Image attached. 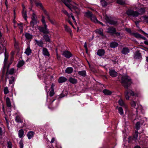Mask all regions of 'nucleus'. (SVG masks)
Listing matches in <instances>:
<instances>
[{
    "label": "nucleus",
    "mask_w": 148,
    "mask_h": 148,
    "mask_svg": "<svg viewBox=\"0 0 148 148\" xmlns=\"http://www.w3.org/2000/svg\"><path fill=\"white\" fill-rule=\"evenodd\" d=\"M121 83L124 87L127 90L125 92V97L126 100H128L130 98L129 94L130 96L135 95L134 92L131 90H128L130 86L132 84V82L130 77L127 75L123 76L121 78Z\"/></svg>",
    "instance_id": "nucleus-1"
},
{
    "label": "nucleus",
    "mask_w": 148,
    "mask_h": 148,
    "mask_svg": "<svg viewBox=\"0 0 148 148\" xmlns=\"http://www.w3.org/2000/svg\"><path fill=\"white\" fill-rule=\"evenodd\" d=\"M34 3L36 4V6H40V8L43 11L45 15L46 16L47 18L52 25H55L56 24V20L54 18H51L49 13L44 8L42 4L40 2V1L38 0H35Z\"/></svg>",
    "instance_id": "nucleus-2"
},
{
    "label": "nucleus",
    "mask_w": 148,
    "mask_h": 148,
    "mask_svg": "<svg viewBox=\"0 0 148 148\" xmlns=\"http://www.w3.org/2000/svg\"><path fill=\"white\" fill-rule=\"evenodd\" d=\"M145 12V8L143 6L138 9V11H134L131 9H129L126 11V13L129 16L135 17L143 14Z\"/></svg>",
    "instance_id": "nucleus-3"
},
{
    "label": "nucleus",
    "mask_w": 148,
    "mask_h": 148,
    "mask_svg": "<svg viewBox=\"0 0 148 148\" xmlns=\"http://www.w3.org/2000/svg\"><path fill=\"white\" fill-rule=\"evenodd\" d=\"M42 18L41 20V22L44 24V26L40 27L38 28V29L41 32H42L44 34H48L49 33V31L48 29L47 28V25L45 21V17L43 15H41Z\"/></svg>",
    "instance_id": "nucleus-4"
},
{
    "label": "nucleus",
    "mask_w": 148,
    "mask_h": 148,
    "mask_svg": "<svg viewBox=\"0 0 148 148\" xmlns=\"http://www.w3.org/2000/svg\"><path fill=\"white\" fill-rule=\"evenodd\" d=\"M6 42L4 39H1L0 40V54L3 52L4 49H6L5 47Z\"/></svg>",
    "instance_id": "nucleus-5"
},
{
    "label": "nucleus",
    "mask_w": 148,
    "mask_h": 148,
    "mask_svg": "<svg viewBox=\"0 0 148 148\" xmlns=\"http://www.w3.org/2000/svg\"><path fill=\"white\" fill-rule=\"evenodd\" d=\"M14 69L13 68L9 70H8V69L7 70V71L5 74L6 77L5 78V79L6 80L7 78H8L9 75H12L14 73Z\"/></svg>",
    "instance_id": "nucleus-6"
},
{
    "label": "nucleus",
    "mask_w": 148,
    "mask_h": 148,
    "mask_svg": "<svg viewBox=\"0 0 148 148\" xmlns=\"http://www.w3.org/2000/svg\"><path fill=\"white\" fill-rule=\"evenodd\" d=\"M105 19L107 22L110 24L114 25H117V22L116 21L111 20L107 16H106L105 18Z\"/></svg>",
    "instance_id": "nucleus-7"
},
{
    "label": "nucleus",
    "mask_w": 148,
    "mask_h": 148,
    "mask_svg": "<svg viewBox=\"0 0 148 148\" xmlns=\"http://www.w3.org/2000/svg\"><path fill=\"white\" fill-rule=\"evenodd\" d=\"M4 55H5V59H4V67H3V70H4V69H5V66L7 64L8 59V55L6 53V49H5V52Z\"/></svg>",
    "instance_id": "nucleus-8"
},
{
    "label": "nucleus",
    "mask_w": 148,
    "mask_h": 148,
    "mask_svg": "<svg viewBox=\"0 0 148 148\" xmlns=\"http://www.w3.org/2000/svg\"><path fill=\"white\" fill-rule=\"evenodd\" d=\"M22 14L23 18H24L25 21H27V17L26 11L25 10V7L23 5V11H22Z\"/></svg>",
    "instance_id": "nucleus-9"
},
{
    "label": "nucleus",
    "mask_w": 148,
    "mask_h": 148,
    "mask_svg": "<svg viewBox=\"0 0 148 148\" xmlns=\"http://www.w3.org/2000/svg\"><path fill=\"white\" fill-rule=\"evenodd\" d=\"M63 55L67 58H69L72 56V55L71 52L68 51H64L63 52Z\"/></svg>",
    "instance_id": "nucleus-10"
},
{
    "label": "nucleus",
    "mask_w": 148,
    "mask_h": 148,
    "mask_svg": "<svg viewBox=\"0 0 148 148\" xmlns=\"http://www.w3.org/2000/svg\"><path fill=\"white\" fill-rule=\"evenodd\" d=\"M55 100V99H53V100L51 101H50L49 105L48 106V108L51 110H53L55 108H56V107L57 106V105L55 106H53L52 104L53 102L54 101V100Z\"/></svg>",
    "instance_id": "nucleus-11"
},
{
    "label": "nucleus",
    "mask_w": 148,
    "mask_h": 148,
    "mask_svg": "<svg viewBox=\"0 0 148 148\" xmlns=\"http://www.w3.org/2000/svg\"><path fill=\"white\" fill-rule=\"evenodd\" d=\"M130 49L128 47H124L122 49L121 53L122 54L125 55L130 52Z\"/></svg>",
    "instance_id": "nucleus-12"
},
{
    "label": "nucleus",
    "mask_w": 148,
    "mask_h": 148,
    "mask_svg": "<svg viewBox=\"0 0 148 148\" xmlns=\"http://www.w3.org/2000/svg\"><path fill=\"white\" fill-rule=\"evenodd\" d=\"M95 32L96 33H97L101 36H103V38L106 37V36L103 35V31L102 28H100L96 29L95 30Z\"/></svg>",
    "instance_id": "nucleus-13"
},
{
    "label": "nucleus",
    "mask_w": 148,
    "mask_h": 148,
    "mask_svg": "<svg viewBox=\"0 0 148 148\" xmlns=\"http://www.w3.org/2000/svg\"><path fill=\"white\" fill-rule=\"evenodd\" d=\"M62 1L71 11H73V10L71 9V6L68 3H66V2H71V0H62Z\"/></svg>",
    "instance_id": "nucleus-14"
},
{
    "label": "nucleus",
    "mask_w": 148,
    "mask_h": 148,
    "mask_svg": "<svg viewBox=\"0 0 148 148\" xmlns=\"http://www.w3.org/2000/svg\"><path fill=\"white\" fill-rule=\"evenodd\" d=\"M109 73L110 75L113 77H115L117 75V73L114 70H110Z\"/></svg>",
    "instance_id": "nucleus-15"
},
{
    "label": "nucleus",
    "mask_w": 148,
    "mask_h": 148,
    "mask_svg": "<svg viewBox=\"0 0 148 148\" xmlns=\"http://www.w3.org/2000/svg\"><path fill=\"white\" fill-rule=\"evenodd\" d=\"M15 121L16 122L18 123H23V119L21 118L19 115H17L16 116Z\"/></svg>",
    "instance_id": "nucleus-16"
},
{
    "label": "nucleus",
    "mask_w": 148,
    "mask_h": 148,
    "mask_svg": "<svg viewBox=\"0 0 148 148\" xmlns=\"http://www.w3.org/2000/svg\"><path fill=\"white\" fill-rule=\"evenodd\" d=\"M69 81L70 83L73 84H76L77 83V80L75 78L72 77H69Z\"/></svg>",
    "instance_id": "nucleus-17"
},
{
    "label": "nucleus",
    "mask_w": 148,
    "mask_h": 148,
    "mask_svg": "<svg viewBox=\"0 0 148 148\" xmlns=\"http://www.w3.org/2000/svg\"><path fill=\"white\" fill-rule=\"evenodd\" d=\"M42 53L45 56L49 57L50 54L47 49L46 48H43L42 49Z\"/></svg>",
    "instance_id": "nucleus-18"
},
{
    "label": "nucleus",
    "mask_w": 148,
    "mask_h": 148,
    "mask_svg": "<svg viewBox=\"0 0 148 148\" xmlns=\"http://www.w3.org/2000/svg\"><path fill=\"white\" fill-rule=\"evenodd\" d=\"M105 53V51L103 49H99L98 50L97 52V55L99 56H103Z\"/></svg>",
    "instance_id": "nucleus-19"
},
{
    "label": "nucleus",
    "mask_w": 148,
    "mask_h": 148,
    "mask_svg": "<svg viewBox=\"0 0 148 148\" xmlns=\"http://www.w3.org/2000/svg\"><path fill=\"white\" fill-rule=\"evenodd\" d=\"M116 32V29L114 27H111L108 29L107 32L108 33H110L112 34H114V33H115Z\"/></svg>",
    "instance_id": "nucleus-20"
},
{
    "label": "nucleus",
    "mask_w": 148,
    "mask_h": 148,
    "mask_svg": "<svg viewBox=\"0 0 148 148\" xmlns=\"http://www.w3.org/2000/svg\"><path fill=\"white\" fill-rule=\"evenodd\" d=\"M67 80V79L65 77H60L58 79V82L59 83H61L66 82Z\"/></svg>",
    "instance_id": "nucleus-21"
},
{
    "label": "nucleus",
    "mask_w": 148,
    "mask_h": 148,
    "mask_svg": "<svg viewBox=\"0 0 148 148\" xmlns=\"http://www.w3.org/2000/svg\"><path fill=\"white\" fill-rule=\"evenodd\" d=\"M78 74L79 75L84 77L86 76V72L85 70L79 71Z\"/></svg>",
    "instance_id": "nucleus-22"
},
{
    "label": "nucleus",
    "mask_w": 148,
    "mask_h": 148,
    "mask_svg": "<svg viewBox=\"0 0 148 148\" xmlns=\"http://www.w3.org/2000/svg\"><path fill=\"white\" fill-rule=\"evenodd\" d=\"M34 134V133L32 131H29L27 133V136L29 139H30L32 138Z\"/></svg>",
    "instance_id": "nucleus-23"
},
{
    "label": "nucleus",
    "mask_w": 148,
    "mask_h": 148,
    "mask_svg": "<svg viewBox=\"0 0 148 148\" xmlns=\"http://www.w3.org/2000/svg\"><path fill=\"white\" fill-rule=\"evenodd\" d=\"M141 57V53L138 51L136 52L134 56V58L136 59H140Z\"/></svg>",
    "instance_id": "nucleus-24"
},
{
    "label": "nucleus",
    "mask_w": 148,
    "mask_h": 148,
    "mask_svg": "<svg viewBox=\"0 0 148 148\" xmlns=\"http://www.w3.org/2000/svg\"><path fill=\"white\" fill-rule=\"evenodd\" d=\"M66 73L67 74H71L72 73L73 71V69L72 67H67L65 70Z\"/></svg>",
    "instance_id": "nucleus-25"
},
{
    "label": "nucleus",
    "mask_w": 148,
    "mask_h": 148,
    "mask_svg": "<svg viewBox=\"0 0 148 148\" xmlns=\"http://www.w3.org/2000/svg\"><path fill=\"white\" fill-rule=\"evenodd\" d=\"M5 101L7 106L8 107H10L11 106V104L10 98L8 97H7Z\"/></svg>",
    "instance_id": "nucleus-26"
},
{
    "label": "nucleus",
    "mask_w": 148,
    "mask_h": 148,
    "mask_svg": "<svg viewBox=\"0 0 148 148\" xmlns=\"http://www.w3.org/2000/svg\"><path fill=\"white\" fill-rule=\"evenodd\" d=\"M132 34L136 38H141L143 39L145 38L144 37H142L140 34L137 33H132Z\"/></svg>",
    "instance_id": "nucleus-27"
},
{
    "label": "nucleus",
    "mask_w": 148,
    "mask_h": 148,
    "mask_svg": "<svg viewBox=\"0 0 148 148\" xmlns=\"http://www.w3.org/2000/svg\"><path fill=\"white\" fill-rule=\"evenodd\" d=\"M25 36L27 40H31L33 36L29 33H26L25 34Z\"/></svg>",
    "instance_id": "nucleus-28"
},
{
    "label": "nucleus",
    "mask_w": 148,
    "mask_h": 148,
    "mask_svg": "<svg viewBox=\"0 0 148 148\" xmlns=\"http://www.w3.org/2000/svg\"><path fill=\"white\" fill-rule=\"evenodd\" d=\"M35 41L38 46L40 47H43V42L42 40L38 41L37 40L35 39Z\"/></svg>",
    "instance_id": "nucleus-29"
},
{
    "label": "nucleus",
    "mask_w": 148,
    "mask_h": 148,
    "mask_svg": "<svg viewBox=\"0 0 148 148\" xmlns=\"http://www.w3.org/2000/svg\"><path fill=\"white\" fill-rule=\"evenodd\" d=\"M32 52V51L30 49L29 47H28L26 49L25 52V53L27 56L29 55Z\"/></svg>",
    "instance_id": "nucleus-30"
},
{
    "label": "nucleus",
    "mask_w": 148,
    "mask_h": 148,
    "mask_svg": "<svg viewBox=\"0 0 148 148\" xmlns=\"http://www.w3.org/2000/svg\"><path fill=\"white\" fill-rule=\"evenodd\" d=\"M24 134V131L23 129H21L18 131V135L20 138L23 137Z\"/></svg>",
    "instance_id": "nucleus-31"
},
{
    "label": "nucleus",
    "mask_w": 148,
    "mask_h": 148,
    "mask_svg": "<svg viewBox=\"0 0 148 148\" xmlns=\"http://www.w3.org/2000/svg\"><path fill=\"white\" fill-rule=\"evenodd\" d=\"M118 45V43L115 42H112L110 43V46L112 48H115L117 47Z\"/></svg>",
    "instance_id": "nucleus-32"
},
{
    "label": "nucleus",
    "mask_w": 148,
    "mask_h": 148,
    "mask_svg": "<svg viewBox=\"0 0 148 148\" xmlns=\"http://www.w3.org/2000/svg\"><path fill=\"white\" fill-rule=\"evenodd\" d=\"M73 13H75L77 15L79 14L80 13V10L77 7H74L73 8Z\"/></svg>",
    "instance_id": "nucleus-33"
},
{
    "label": "nucleus",
    "mask_w": 148,
    "mask_h": 148,
    "mask_svg": "<svg viewBox=\"0 0 148 148\" xmlns=\"http://www.w3.org/2000/svg\"><path fill=\"white\" fill-rule=\"evenodd\" d=\"M90 18L92 21L95 23H96L97 22H98V20H97L96 17L95 15L93 14L92 15Z\"/></svg>",
    "instance_id": "nucleus-34"
},
{
    "label": "nucleus",
    "mask_w": 148,
    "mask_h": 148,
    "mask_svg": "<svg viewBox=\"0 0 148 148\" xmlns=\"http://www.w3.org/2000/svg\"><path fill=\"white\" fill-rule=\"evenodd\" d=\"M116 108L118 110V112L121 115H123V111L122 107L117 106Z\"/></svg>",
    "instance_id": "nucleus-35"
},
{
    "label": "nucleus",
    "mask_w": 148,
    "mask_h": 148,
    "mask_svg": "<svg viewBox=\"0 0 148 148\" xmlns=\"http://www.w3.org/2000/svg\"><path fill=\"white\" fill-rule=\"evenodd\" d=\"M92 14H92V12L89 11H88L87 12H86L85 13V16L89 18H90Z\"/></svg>",
    "instance_id": "nucleus-36"
},
{
    "label": "nucleus",
    "mask_w": 148,
    "mask_h": 148,
    "mask_svg": "<svg viewBox=\"0 0 148 148\" xmlns=\"http://www.w3.org/2000/svg\"><path fill=\"white\" fill-rule=\"evenodd\" d=\"M103 92L106 95H109L112 93V92L110 91L107 89L103 90Z\"/></svg>",
    "instance_id": "nucleus-37"
},
{
    "label": "nucleus",
    "mask_w": 148,
    "mask_h": 148,
    "mask_svg": "<svg viewBox=\"0 0 148 148\" xmlns=\"http://www.w3.org/2000/svg\"><path fill=\"white\" fill-rule=\"evenodd\" d=\"M24 62L23 61H20L17 64V67L18 68L22 67L24 64Z\"/></svg>",
    "instance_id": "nucleus-38"
},
{
    "label": "nucleus",
    "mask_w": 148,
    "mask_h": 148,
    "mask_svg": "<svg viewBox=\"0 0 148 148\" xmlns=\"http://www.w3.org/2000/svg\"><path fill=\"white\" fill-rule=\"evenodd\" d=\"M118 103L119 105L122 106H125V104L123 101L121 99H120Z\"/></svg>",
    "instance_id": "nucleus-39"
},
{
    "label": "nucleus",
    "mask_w": 148,
    "mask_h": 148,
    "mask_svg": "<svg viewBox=\"0 0 148 148\" xmlns=\"http://www.w3.org/2000/svg\"><path fill=\"white\" fill-rule=\"evenodd\" d=\"M116 2L121 5H124L125 4V1L124 0H117Z\"/></svg>",
    "instance_id": "nucleus-40"
},
{
    "label": "nucleus",
    "mask_w": 148,
    "mask_h": 148,
    "mask_svg": "<svg viewBox=\"0 0 148 148\" xmlns=\"http://www.w3.org/2000/svg\"><path fill=\"white\" fill-rule=\"evenodd\" d=\"M37 21L32 20L30 22V26L33 28L34 27V25H36L37 24Z\"/></svg>",
    "instance_id": "nucleus-41"
},
{
    "label": "nucleus",
    "mask_w": 148,
    "mask_h": 148,
    "mask_svg": "<svg viewBox=\"0 0 148 148\" xmlns=\"http://www.w3.org/2000/svg\"><path fill=\"white\" fill-rule=\"evenodd\" d=\"M43 37L47 42H49L50 39L48 35H45L43 36Z\"/></svg>",
    "instance_id": "nucleus-42"
},
{
    "label": "nucleus",
    "mask_w": 148,
    "mask_h": 148,
    "mask_svg": "<svg viewBox=\"0 0 148 148\" xmlns=\"http://www.w3.org/2000/svg\"><path fill=\"white\" fill-rule=\"evenodd\" d=\"M51 90L50 91L49 95L51 97H52L55 93L54 89L53 88L52 85L51 86Z\"/></svg>",
    "instance_id": "nucleus-43"
},
{
    "label": "nucleus",
    "mask_w": 148,
    "mask_h": 148,
    "mask_svg": "<svg viewBox=\"0 0 148 148\" xmlns=\"http://www.w3.org/2000/svg\"><path fill=\"white\" fill-rule=\"evenodd\" d=\"M64 28H65V30L67 32L70 33L71 32V29L68 27L67 25H64Z\"/></svg>",
    "instance_id": "nucleus-44"
},
{
    "label": "nucleus",
    "mask_w": 148,
    "mask_h": 148,
    "mask_svg": "<svg viewBox=\"0 0 148 148\" xmlns=\"http://www.w3.org/2000/svg\"><path fill=\"white\" fill-rule=\"evenodd\" d=\"M62 11L64 14L66 15L69 18L70 17V14L68 13V12H67V11L66 10L64 9H63V10H62Z\"/></svg>",
    "instance_id": "nucleus-45"
},
{
    "label": "nucleus",
    "mask_w": 148,
    "mask_h": 148,
    "mask_svg": "<svg viewBox=\"0 0 148 148\" xmlns=\"http://www.w3.org/2000/svg\"><path fill=\"white\" fill-rule=\"evenodd\" d=\"M101 4L103 6H106L107 5V2L104 0H101Z\"/></svg>",
    "instance_id": "nucleus-46"
},
{
    "label": "nucleus",
    "mask_w": 148,
    "mask_h": 148,
    "mask_svg": "<svg viewBox=\"0 0 148 148\" xmlns=\"http://www.w3.org/2000/svg\"><path fill=\"white\" fill-rule=\"evenodd\" d=\"M15 78L13 76H12L11 77L9 81V83L10 84H13Z\"/></svg>",
    "instance_id": "nucleus-47"
},
{
    "label": "nucleus",
    "mask_w": 148,
    "mask_h": 148,
    "mask_svg": "<svg viewBox=\"0 0 148 148\" xmlns=\"http://www.w3.org/2000/svg\"><path fill=\"white\" fill-rule=\"evenodd\" d=\"M130 104L132 107L135 108L136 106V102L135 101L133 100L131 102Z\"/></svg>",
    "instance_id": "nucleus-48"
},
{
    "label": "nucleus",
    "mask_w": 148,
    "mask_h": 148,
    "mask_svg": "<svg viewBox=\"0 0 148 148\" xmlns=\"http://www.w3.org/2000/svg\"><path fill=\"white\" fill-rule=\"evenodd\" d=\"M138 136V131H136L135 134H134L133 136V138L135 139V140L137 139Z\"/></svg>",
    "instance_id": "nucleus-49"
},
{
    "label": "nucleus",
    "mask_w": 148,
    "mask_h": 148,
    "mask_svg": "<svg viewBox=\"0 0 148 148\" xmlns=\"http://www.w3.org/2000/svg\"><path fill=\"white\" fill-rule=\"evenodd\" d=\"M140 123L139 122H138L136 123V128L137 131L139 130L140 128Z\"/></svg>",
    "instance_id": "nucleus-50"
},
{
    "label": "nucleus",
    "mask_w": 148,
    "mask_h": 148,
    "mask_svg": "<svg viewBox=\"0 0 148 148\" xmlns=\"http://www.w3.org/2000/svg\"><path fill=\"white\" fill-rule=\"evenodd\" d=\"M9 92V91L8 87H5L4 89V93L6 95Z\"/></svg>",
    "instance_id": "nucleus-51"
},
{
    "label": "nucleus",
    "mask_w": 148,
    "mask_h": 148,
    "mask_svg": "<svg viewBox=\"0 0 148 148\" xmlns=\"http://www.w3.org/2000/svg\"><path fill=\"white\" fill-rule=\"evenodd\" d=\"M19 147L20 148H23V143L22 140H20L19 142Z\"/></svg>",
    "instance_id": "nucleus-52"
},
{
    "label": "nucleus",
    "mask_w": 148,
    "mask_h": 148,
    "mask_svg": "<svg viewBox=\"0 0 148 148\" xmlns=\"http://www.w3.org/2000/svg\"><path fill=\"white\" fill-rule=\"evenodd\" d=\"M32 20L37 21L36 20V16L34 13L33 14L32 16Z\"/></svg>",
    "instance_id": "nucleus-53"
},
{
    "label": "nucleus",
    "mask_w": 148,
    "mask_h": 148,
    "mask_svg": "<svg viewBox=\"0 0 148 148\" xmlns=\"http://www.w3.org/2000/svg\"><path fill=\"white\" fill-rule=\"evenodd\" d=\"M8 148H12V144L10 142H8Z\"/></svg>",
    "instance_id": "nucleus-54"
},
{
    "label": "nucleus",
    "mask_w": 148,
    "mask_h": 148,
    "mask_svg": "<svg viewBox=\"0 0 148 148\" xmlns=\"http://www.w3.org/2000/svg\"><path fill=\"white\" fill-rule=\"evenodd\" d=\"M125 30L127 32L129 33L132 34V33H131V29H130L128 28H125Z\"/></svg>",
    "instance_id": "nucleus-55"
},
{
    "label": "nucleus",
    "mask_w": 148,
    "mask_h": 148,
    "mask_svg": "<svg viewBox=\"0 0 148 148\" xmlns=\"http://www.w3.org/2000/svg\"><path fill=\"white\" fill-rule=\"evenodd\" d=\"M70 16H71V18H72V19H73V21L75 22H76V21H75V18H74V17L73 16V14L71 13L70 14Z\"/></svg>",
    "instance_id": "nucleus-56"
},
{
    "label": "nucleus",
    "mask_w": 148,
    "mask_h": 148,
    "mask_svg": "<svg viewBox=\"0 0 148 148\" xmlns=\"http://www.w3.org/2000/svg\"><path fill=\"white\" fill-rule=\"evenodd\" d=\"M144 19L148 23V17L147 16H145L144 17Z\"/></svg>",
    "instance_id": "nucleus-57"
},
{
    "label": "nucleus",
    "mask_w": 148,
    "mask_h": 148,
    "mask_svg": "<svg viewBox=\"0 0 148 148\" xmlns=\"http://www.w3.org/2000/svg\"><path fill=\"white\" fill-rule=\"evenodd\" d=\"M134 116V114H133V115H132L130 114H129V117L131 119H133V116Z\"/></svg>",
    "instance_id": "nucleus-58"
},
{
    "label": "nucleus",
    "mask_w": 148,
    "mask_h": 148,
    "mask_svg": "<svg viewBox=\"0 0 148 148\" xmlns=\"http://www.w3.org/2000/svg\"><path fill=\"white\" fill-rule=\"evenodd\" d=\"M22 25H21V26L19 27V28L21 30V32H23V26Z\"/></svg>",
    "instance_id": "nucleus-59"
},
{
    "label": "nucleus",
    "mask_w": 148,
    "mask_h": 148,
    "mask_svg": "<svg viewBox=\"0 0 148 148\" xmlns=\"http://www.w3.org/2000/svg\"><path fill=\"white\" fill-rule=\"evenodd\" d=\"M115 34L116 36H119L120 35V33L119 32H116L115 33H114Z\"/></svg>",
    "instance_id": "nucleus-60"
},
{
    "label": "nucleus",
    "mask_w": 148,
    "mask_h": 148,
    "mask_svg": "<svg viewBox=\"0 0 148 148\" xmlns=\"http://www.w3.org/2000/svg\"><path fill=\"white\" fill-rule=\"evenodd\" d=\"M84 47L85 48V49H86L87 50V45L86 42H85L84 43Z\"/></svg>",
    "instance_id": "nucleus-61"
},
{
    "label": "nucleus",
    "mask_w": 148,
    "mask_h": 148,
    "mask_svg": "<svg viewBox=\"0 0 148 148\" xmlns=\"http://www.w3.org/2000/svg\"><path fill=\"white\" fill-rule=\"evenodd\" d=\"M55 140V138H52L51 141V143H54Z\"/></svg>",
    "instance_id": "nucleus-62"
},
{
    "label": "nucleus",
    "mask_w": 148,
    "mask_h": 148,
    "mask_svg": "<svg viewBox=\"0 0 148 148\" xmlns=\"http://www.w3.org/2000/svg\"><path fill=\"white\" fill-rule=\"evenodd\" d=\"M3 133V132L2 130V128L0 127V136H1L2 135Z\"/></svg>",
    "instance_id": "nucleus-63"
},
{
    "label": "nucleus",
    "mask_w": 148,
    "mask_h": 148,
    "mask_svg": "<svg viewBox=\"0 0 148 148\" xmlns=\"http://www.w3.org/2000/svg\"><path fill=\"white\" fill-rule=\"evenodd\" d=\"M96 23H99V24H100L102 26H104L105 25H103V23H101V22L100 21H98V22H97Z\"/></svg>",
    "instance_id": "nucleus-64"
}]
</instances>
